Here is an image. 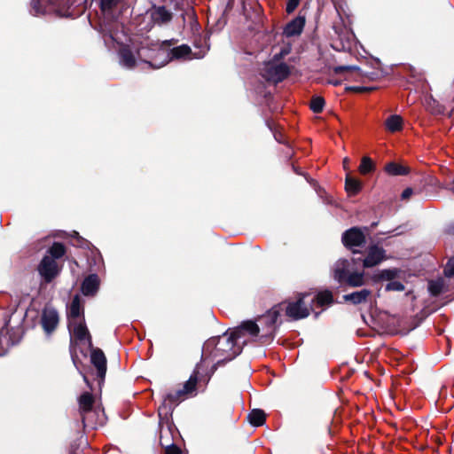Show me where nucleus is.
Instances as JSON below:
<instances>
[{
	"label": "nucleus",
	"mask_w": 454,
	"mask_h": 454,
	"mask_svg": "<svg viewBox=\"0 0 454 454\" xmlns=\"http://www.w3.org/2000/svg\"><path fill=\"white\" fill-rule=\"evenodd\" d=\"M59 316L56 309L45 306L42 310L41 325L46 334H51L58 327Z\"/></svg>",
	"instance_id": "14"
},
{
	"label": "nucleus",
	"mask_w": 454,
	"mask_h": 454,
	"mask_svg": "<svg viewBox=\"0 0 454 454\" xmlns=\"http://www.w3.org/2000/svg\"><path fill=\"white\" fill-rule=\"evenodd\" d=\"M309 301V304L313 305L312 312L316 319L319 317L326 308L335 302L333 292L328 289L317 292Z\"/></svg>",
	"instance_id": "10"
},
{
	"label": "nucleus",
	"mask_w": 454,
	"mask_h": 454,
	"mask_svg": "<svg viewBox=\"0 0 454 454\" xmlns=\"http://www.w3.org/2000/svg\"><path fill=\"white\" fill-rule=\"evenodd\" d=\"M436 113H437V114H441V113H442V111L441 109H438V110L436 111Z\"/></svg>",
	"instance_id": "60"
},
{
	"label": "nucleus",
	"mask_w": 454,
	"mask_h": 454,
	"mask_svg": "<svg viewBox=\"0 0 454 454\" xmlns=\"http://www.w3.org/2000/svg\"><path fill=\"white\" fill-rule=\"evenodd\" d=\"M151 19L158 25L167 24L171 21L173 14L165 6H153L151 10Z\"/></svg>",
	"instance_id": "20"
},
{
	"label": "nucleus",
	"mask_w": 454,
	"mask_h": 454,
	"mask_svg": "<svg viewBox=\"0 0 454 454\" xmlns=\"http://www.w3.org/2000/svg\"><path fill=\"white\" fill-rule=\"evenodd\" d=\"M385 171L389 176H406L410 173V168L395 161H390L385 165Z\"/></svg>",
	"instance_id": "28"
},
{
	"label": "nucleus",
	"mask_w": 454,
	"mask_h": 454,
	"mask_svg": "<svg viewBox=\"0 0 454 454\" xmlns=\"http://www.w3.org/2000/svg\"><path fill=\"white\" fill-rule=\"evenodd\" d=\"M70 6V0H31L30 12L35 15L45 14L51 10L61 12Z\"/></svg>",
	"instance_id": "7"
},
{
	"label": "nucleus",
	"mask_w": 454,
	"mask_h": 454,
	"mask_svg": "<svg viewBox=\"0 0 454 454\" xmlns=\"http://www.w3.org/2000/svg\"><path fill=\"white\" fill-rule=\"evenodd\" d=\"M362 182L351 176L349 174L347 175L345 179V190L348 196H356L362 190Z\"/></svg>",
	"instance_id": "25"
},
{
	"label": "nucleus",
	"mask_w": 454,
	"mask_h": 454,
	"mask_svg": "<svg viewBox=\"0 0 454 454\" xmlns=\"http://www.w3.org/2000/svg\"><path fill=\"white\" fill-rule=\"evenodd\" d=\"M348 90L356 93L371 92L375 90L374 87L351 86L347 88Z\"/></svg>",
	"instance_id": "42"
},
{
	"label": "nucleus",
	"mask_w": 454,
	"mask_h": 454,
	"mask_svg": "<svg viewBox=\"0 0 454 454\" xmlns=\"http://www.w3.org/2000/svg\"><path fill=\"white\" fill-rule=\"evenodd\" d=\"M329 83H331V84H333V85H334V86H338V85H340V81H338V80H330V81H329Z\"/></svg>",
	"instance_id": "51"
},
{
	"label": "nucleus",
	"mask_w": 454,
	"mask_h": 454,
	"mask_svg": "<svg viewBox=\"0 0 454 454\" xmlns=\"http://www.w3.org/2000/svg\"><path fill=\"white\" fill-rule=\"evenodd\" d=\"M343 163H344V168H346V166H347V163H348V159H344V161H343Z\"/></svg>",
	"instance_id": "57"
},
{
	"label": "nucleus",
	"mask_w": 454,
	"mask_h": 454,
	"mask_svg": "<svg viewBox=\"0 0 454 454\" xmlns=\"http://www.w3.org/2000/svg\"><path fill=\"white\" fill-rule=\"evenodd\" d=\"M333 72L336 74H346L345 79H350L351 76L355 75L356 77H368L370 79H374V73H372V75L365 74L362 72L359 67L356 66H338L333 67Z\"/></svg>",
	"instance_id": "22"
},
{
	"label": "nucleus",
	"mask_w": 454,
	"mask_h": 454,
	"mask_svg": "<svg viewBox=\"0 0 454 454\" xmlns=\"http://www.w3.org/2000/svg\"><path fill=\"white\" fill-rule=\"evenodd\" d=\"M82 378H83V380L84 382L86 383V385L88 386V387L92 390L93 387H92V384L90 383V381L89 380L88 377L85 375V374H82Z\"/></svg>",
	"instance_id": "48"
},
{
	"label": "nucleus",
	"mask_w": 454,
	"mask_h": 454,
	"mask_svg": "<svg viewBox=\"0 0 454 454\" xmlns=\"http://www.w3.org/2000/svg\"><path fill=\"white\" fill-rule=\"evenodd\" d=\"M398 274V270L396 269H386L380 270L378 274H375L372 277V280L374 282H380L381 280H389L392 281Z\"/></svg>",
	"instance_id": "34"
},
{
	"label": "nucleus",
	"mask_w": 454,
	"mask_h": 454,
	"mask_svg": "<svg viewBox=\"0 0 454 454\" xmlns=\"http://www.w3.org/2000/svg\"><path fill=\"white\" fill-rule=\"evenodd\" d=\"M67 317L68 322H70V320L78 321L84 317V309L82 305L81 298L78 294H75L73 297Z\"/></svg>",
	"instance_id": "24"
},
{
	"label": "nucleus",
	"mask_w": 454,
	"mask_h": 454,
	"mask_svg": "<svg viewBox=\"0 0 454 454\" xmlns=\"http://www.w3.org/2000/svg\"><path fill=\"white\" fill-rule=\"evenodd\" d=\"M290 74V68L286 63H279L268 66L263 74V77L274 83H278L286 79Z\"/></svg>",
	"instance_id": "15"
},
{
	"label": "nucleus",
	"mask_w": 454,
	"mask_h": 454,
	"mask_svg": "<svg viewBox=\"0 0 454 454\" xmlns=\"http://www.w3.org/2000/svg\"><path fill=\"white\" fill-rule=\"evenodd\" d=\"M70 354H71V357H72L74 364H75V361L78 359V356L76 354V350H75V348L74 346V342L72 340H71V343H70Z\"/></svg>",
	"instance_id": "45"
},
{
	"label": "nucleus",
	"mask_w": 454,
	"mask_h": 454,
	"mask_svg": "<svg viewBox=\"0 0 454 454\" xmlns=\"http://www.w3.org/2000/svg\"><path fill=\"white\" fill-rule=\"evenodd\" d=\"M168 432H169L170 434H172L170 426L168 427Z\"/></svg>",
	"instance_id": "61"
},
{
	"label": "nucleus",
	"mask_w": 454,
	"mask_h": 454,
	"mask_svg": "<svg viewBox=\"0 0 454 454\" xmlns=\"http://www.w3.org/2000/svg\"><path fill=\"white\" fill-rule=\"evenodd\" d=\"M445 232L449 235H452L454 236V223H450L446 229H445Z\"/></svg>",
	"instance_id": "46"
},
{
	"label": "nucleus",
	"mask_w": 454,
	"mask_h": 454,
	"mask_svg": "<svg viewBox=\"0 0 454 454\" xmlns=\"http://www.w3.org/2000/svg\"><path fill=\"white\" fill-rule=\"evenodd\" d=\"M305 22V16L299 14L285 26L283 35L286 37L300 35L303 31Z\"/></svg>",
	"instance_id": "18"
},
{
	"label": "nucleus",
	"mask_w": 454,
	"mask_h": 454,
	"mask_svg": "<svg viewBox=\"0 0 454 454\" xmlns=\"http://www.w3.org/2000/svg\"><path fill=\"white\" fill-rule=\"evenodd\" d=\"M185 395L184 392H182V389L167 394L163 398L162 403L158 409V414L160 420L163 418L166 420H168V418L172 416L174 405L178 404L182 400H184Z\"/></svg>",
	"instance_id": "9"
},
{
	"label": "nucleus",
	"mask_w": 454,
	"mask_h": 454,
	"mask_svg": "<svg viewBox=\"0 0 454 454\" xmlns=\"http://www.w3.org/2000/svg\"><path fill=\"white\" fill-rule=\"evenodd\" d=\"M333 278L340 285H347L350 287H359L365 284L364 272H350L349 262L346 259L339 261L333 272Z\"/></svg>",
	"instance_id": "4"
},
{
	"label": "nucleus",
	"mask_w": 454,
	"mask_h": 454,
	"mask_svg": "<svg viewBox=\"0 0 454 454\" xmlns=\"http://www.w3.org/2000/svg\"><path fill=\"white\" fill-rule=\"evenodd\" d=\"M387 259L386 251L383 247L377 245L370 246L367 251V254L364 258H353L354 263L358 262H363L364 268H372L379 265L381 262Z\"/></svg>",
	"instance_id": "12"
},
{
	"label": "nucleus",
	"mask_w": 454,
	"mask_h": 454,
	"mask_svg": "<svg viewBox=\"0 0 454 454\" xmlns=\"http://www.w3.org/2000/svg\"><path fill=\"white\" fill-rule=\"evenodd\" d=\"M283 305L284 303H278L258 317L260 332L262 331V334L259 336L261 343L269 344L273 340L278 328V317L280 312L283 311Z\"/></svg>",
	"instance_id": "2"
},
{
	"label": "nucleus",
	"mask_w": 454,
	"mask_h": 454,
	"mask_svg": "<svg viewBox=\"0 0 454 454\" xmlns=\"http://www.w3.org/2000/svg\"><path fill=\"white\" fill-rule=\"evenodd\" d=\"M249 423L254 427H261L266 421V413L261 409H254L247 415Z\"/></svg>",
	"instance_id": "30"
},
{
	"label": "nucleus",
	"mask_w": 454,
	"mask_h": 454,
	"mask_svg": "<svg viewBox=\"0 0 454 454\" xmlns=\"http://www.w3.org/2000/svg\"><path fill=\"white\" fill-rule=\"evenodd\" d=\"M74 450L75 453H77V450H78V444H76L75 442H73L71 445H70V450H69V452L71 451V450Z\"/></svg>",
	"instance_id": "49"
},
{
	"label": "nucleus",
	"mask_w": 454,
	"mask_h": 454,
	"mask_svg": "<svg viewBox=\"0 0 454 454\" xmlns=\"http://www.w3.org/2000/svg\"><path fill=\"white\" fill-rule=\"evenodd\" d=\"M68 330L76 340H87L89 348H91L92 338L86 325L84 317L78 321L70 320V322H68Z\"/></svg>",
	"instance_id": "16"
},
{
	"label": "nucleus",
	"mask_w": 454,
	"mask_h": 454,
	"mask_svg": "<svg viewBox=\"0 0 454 454\" xmlns=\"http://www.w3.org/2000/svg\"><path fill=\"white\" fill-rule=\"evenodd\" d=\"M160 445L163 449V454H183L181 448L171 441L164 442V435L162 433H160Z\"/></svg>",
	"instance_id": "32"
},
{
	"label": "nucleus",
	"mask_w": 454,
	"mask_h": 454,
	"mask_svg": "<svg viewBox=\"0 0 454 454\" xmlns=\"http://www.w3.org/2000/svg\"><path fill=\"white\" fill-rule=\"evenodd\" d=\"M176 43V40L170 39V40H165L162 42V46H171Z\"/></svg>",
	"instance_id": "47"
},
{
	"label": "nucleus",
	"mask_w": 454,
	"mask_h": 454,
	"mask_svg": "<svg viewBox=\"0 0 454 454\" xmlns=\"http://www.w3.org/2000/svg\"><path fill=\"white\" fill-rule=\"evenodd\" d=\"M413 193V189L411 187H408L404 189L402 192L401 198L403 200H408Z\"/></svg>",
	"instance_id": "44"
},
{
	"label": "nucleus",
	"mask_w": 454,
	"mask_h": 454,
	"mask_svg": "<svg viewBox=\"0 0 454 454\" xmlns=\"http://www.w3.org/2000/svg\"><path fill=\"white\" fill-rule=\"evenodd\" d=\"M71 237H72V238L74 239V241H75V240H77V238H78V237H81V236H80L79 232H77V231H73V233L71 234Z\"/></svg>",
	"instance_id": "50"
},
{
	"label": "nucleus",
	"mask_w": 454,
	"mask_h": 454,
	"mask_svg": "<svg viewBox=\"0 0 454 454\" xmlns=\"http://www.w3.org/2000/svg\"><path fill=\"white\" fill-rule=\"evenodd\" d=\"M403 126V120L402 116L397 114H392L387 118L385 121L386 129L391 132L395 133L401 131Z\"/></svg>",
	"instance_id": "26"
},
{
	"label": "nucleus",
	"mask_w": 454,
	"mask_h": 454,
	"mask_svg": "<svg viewBox=\"0 0 454 454\" xmlns=\"http://www.w3.org/2000/svg\"><path fill=\"white\" fill-rule=\"evenodd\" d=\"M310 294L304 292L299 293L295 301H284L283 310L286 317L294 321H298L308 317L313 311V305L309 304L308 299Z\"/></svg>",
	"instance_id": "3"
},
{
	"label": "nucleus",
	"mask_w": 454,
	"mask_h": 454,
	"mask_svg": "<svg viewBox=\"0 0 454 454\" xmlns=\"http://www.w3.org/2000/svg\"><path fill=\"white\" fill-rule=\"evenodd\" d=\"M204 361L203 355L201 356L200 362L198 363L191 374L188 380L184 384V387L182 392H184L186 395H196L198 386H200L203 383V377L200 376V370L202 367V363Z\"/></svg>",
	"instance_id": "17"
},
{
	"label": "nucleus",
	"mask_w": 454,
	"mask_h": 454,
	"mask_svg": "<svg viewBox=\"0 0 454 454\" xmlns=\"http://www.w3.org/2000/svg\"><path fill=\"white\" fill-rule=\"evenodd\" d=\"M226 363L224 362V360H220L218 359L216 363H215L210 369H203V366L201 367V370H200V376L203 377V386L204 387H207V385L208 384L210 379L212 378V376L214 375V373L216 372L217 368L219 366H223Z\"/></svg>",
	"instance_id": "31"
},
{
	"label": "nucleus",
	"mask_w": 454,
	"mask_h": 454,
	"mask_svg": "<svg viewBox=\"0 0 454 454\" xmlns=\"http://www.w3.org/2000/svg\"><path fill=\"white\" fill-rule=\"evenodd\" d=\"M100 279L98 274L92 273L87 276L81 286L82 293L85 296H93L99 289Z\"/></svg>",
	"instance_id": "19"
},
{
	"label": "nucleus",
	"mask_w": 454,
	"mask_h": 454,
	"mask_svg": "<svg viewBox=\"0 0 454 454\" xmlns=\"http://www.w3.org/2000/svg\"><path fill=\"white\" fill-rule=\"evenodd\" d=\"M158 54H161L164 56V59L159 64H155L153 61H147V63L153 67V68H159L163 67L170 60L173 59H181L189 57L192 54V49L187 44H182L177 47H174L169 51L166 52L164 50H160Z\"/></svg>",
	"instance_id": "11"
},
{
	"label": "nucleus",
	"mask_w": 454,
	"mask_h": 454,
	"mask_svg": "<svg viewBox=\"0 0 454 454\" xmlns=\"http://www.w3.org/2000/svg\"><path fill=\"white\" fill-rule=\"evenodd\" d=\"M90 349V363L97 370V378L98 385L100 386L104 381L107 369V360L105 353L99 348H94L93 345Z\"/></svg>",
	"instance_id": "13"
},
{
	"label": "nucleus",
	"mask_w": 454,
	"mask_h": 454,
	"mask_svg": "<svg viewBox=\"0 0 454 454\" xmlns=\"http://www.w3.org/2000/svg\"><path fill=\"white\" fill-rule=\"evenodd\" d=\"M325 105V100L321 96H313L310 99L309 108L315 114H320L323 112Z\"/></svg>",
	"instance_id": "37"
},
{
	"label": "nucleus",
	"mask_w": 454,
	"mask_h": 454,
	"mask_svg": "<svg viewBox=\"0 0 454 454\" xmlns=\"http://www.w3.org/2000/svg\"><path fill=\"white\" fill-rule=\"evenodd\" d=\"M120 56L121 62L125 67L133 68L136 66L135 56L129 48H121L120 51Z\"/></svg>",
	"instance_id": "33"
},
{
	"label": "nucleus",
	"mask_w": 454,
	"mask_h": 454,
	"mask_svg": "<svg viewBox=\"0 0 454 454\" xmlns=\"http://www.w3.org/2000/svg\"><path fill=\"white\" fill-rule=\"evenodd\" d=\"M100 9L103 12L112 11L114 7L117 6L120 0H99Z\"/></svg>",
	"instance_id": "38"
},
{
	"label": "nucleus",
	"mask_w": 454,
	"mask_h": 454,
	"mask_svg": "<svg viewBox=\"0 0 454 454\" xmlns=\"http://www.w3.org/2000/svg\"><path fill=\"white\" fill-rule=\"evenodd\" d=\"M70 454H78V453H75L74 450L72 449L70 451Z\"/></svg>",
	"instance_id": "59"
},
{
	"label": "nucleus",
	"mask_w": 454,
	"mask_h": 454,
	"mask_svg": "<svg viewBox=\"0 0 454 454\" xmlns=\"http://www.w3.org/2000/svg\"><path fill=\"white\" fill-rule=\"evenodd\" d=\"M343 246L353 254L359 253L355 247H364L366 244V235L360 227H351L345 231L341 236Z\"/></svg>",
	"instance_id": "6"
},
{
	"label": "nucleus",
	"mask_w": 454,
	"mask_h": 454,
	"mask_svg": "<svg viewBox=\"0 0 454 454\" xmlns=\"http://www.w3.org/2000/svg\"><path fill=\"white\" fill-rule=\"evenodd\" d=\"M449 190L454 193V179H453V182H452V186L449 188Z\"/></svg>",
	"instance_id": "53"
},
{
	"label": "nucleus",
	"mask_w": 454,
	"mask_h": 454,
	"mask_svg": "<svg viewBox=\"0 0 454 454\" xmlns=\"http://www.w3.org/2000/svg\"><path fill=\"white\" fill-rule=\"evenodd\" d=\"M371 295V290L362 289L360 291H356L351 294H344L342 298L346 302H349L353 305H359L362 303H365Z\"/></svg>",
	"instance_id": "23"
},
{
	"label": "nucleus",
	"mask_w": 454,
	"mask_h": 454,
	"mask_svg": "<svg viewBox=\"0 0 454 454\" xmlns=\"http://www.w3.org/2000/svg\"><path fill=\"white\" fill-rule=\"evenodd\" d=\"M443 287L444 283L442 278L437 280H431L428 282V291L433 297L439 296L442 293Z\"/></svg>",
	"instance_id": "36"
},
{
	"label": "nucleus",
	"mask_w": 454,
	"mask_h": 454,
	"mask_svg": "<svg viewBox=\"0 0 454 454\" xmlns=\"http://www.w3.org/2000/svg\"><path fill=\"white\" fill-rule=\"evenodd\" d=\"M443 272L447 278L454 277V257H451L448 260L444 267Z\"/></svg>",
	"instance_id": "41"
},
{
	"label": "nucleus",
	"mask_w": 454,
	"mask_h": 454,
	"mask_svg": "<svg viewBox=\"0 0 454 454\" xmlns=\"http://www.w3.org/2000/svg\"><path fill=\"white\" fill-rule=\"evenodd\" d=\"M386 291H398L402 292L405 289L404 285L400 281H390L386 285Z\"/></svg>",
	"instance_id": "40"
},
{
	"label": "nucleus",
	"mask_w": 454,
	"mask_h": 454,
	"mask_svg": "<svg viewBox=\"0 0 454 454\" xmlns=\"http://www.w3.org/2000/svg\"><path fill=\"white\" fill-rule=\"evenodd\" d=\"M62 266L51 257L43 256L36 267L40 277L46 284L51 283L61 272Z\"/></svg>",
	"instance_id": "8"
},
{
	"label": "nucleus",
	"mask_w": 454,
	"mask_h": 454,
	"mask_svg": "<svg viewBox=\"0 0 454 454\" xmlns=\"http://www.w3.org/2000/svg\"><path fill=\"white\" fill-rule=\"evenodd\" d=\"M94 403L95 397L90 392H84L78 398L79 412L84 427L96 428L98 425V411Z\"/></svg>",
	"instance_id": "5"
},
{
	"label": "nucleus",
	"mask_w": 454,
	"mask_h": 454,
	"mask_svg": "<svg viewBox=\"0 0 454 454\" xmlns=\"http://www.w3.org/2000/svg\"><path fill=\"white\" fill-rule=\"evenodd\" d=\"M73 246L82 248V249H91L94 247L92 243L83 237H78L77 240L73 243Z\"/></svg>",
	"instance_id": "39"
},
{
	"label": "nucleus",
	"mask_w": 454,
	"mask_h": 454,
	"mask_svg": "<svg viewBox=\"0 0 454 454\" xmlns=\"http://www.w3.org/2000/svg\"><path fill=\"white\" fill-rule=\"evenodd\" d=\"M377 225H378V222H373V223H372V224H371V228H372V229H374Z\"/></svg>",
	"instance_id": "52"
},
{
	"label": "nucleus",
	"mask_w": 454,
	"mask_h": 454,
	"mask_svg": "<svg viewBox=\"0 0 454 454\" xmlns=\"http://www.w3.org/2000/svg\"><path fill=\"white\" fill-rule=\"evenodd\" d=\"M301 0H288L286 6V12L290 14L298 7Z\"/></svg>",
	"instance_id": "43"
},
{
	"label": "nucleus",
	"mask_w": 454,
	"mask_h": 454,
	"mask_svg": "<svg viewBox=\"0 0 454 454\" xmlns=\"http://www.w3.org/2000/svg\"><path fill=\"white\" fill-rule=\"evenodd\" d=\"M364 231H369V228L368 227H364Z\"/></svg>",
	"instance_id": "62"
},
{
	"label": "nucleus",
	"mask_w": 454,
	"mask_h": 454,
	"mask_svg": "<svg viewBox=\"0 0 454 454\" xmlns=\"http://www.w3.org/2000/svg\"><path fill=\"white\" fill-rule=\"evenodd\" d=\"M234 330H240V338L243 336V332L248 333L251 336H260V326L253 320H247L241 323V325Z\"/></svg>",
	"instance_id": "27"
},
{
	"label": "nucleus",
	"mask_w": 454,
	"mask_h": 454,
	"mask_svg": "<svg viewBox=\"0 0 454 454\" xmlns=\"http://www.w3.org/2000/svg\"><path fill=\"white\" fill-rule=\"evenodd\" d=\"M293 168H294V170L297 174H299V175H301V172H299V171H298V168H296L294 166H293Z\"/></svg>",
	"instance_id": "56"
},
{
	"label": "nucleus",
	"mask_w": 454,
	"mask_h": 454,
	"mask_svg": "<svg viewBox=\"0 0 454 454\" xmlns=\"http://www.w3.org/2000/svg\"><path fill=\"white\" fill-rule=\"evenodd\" d=\"M333 72L336 74H346L345 79H350L351 76L355 75L356 77H368L370 79H374V73H372V75L365 74L362 72L359 67L356 66H338L333 67Z\"/></svg>",
	"instance_id": "21"
},
{
	"label": "nucleus",
	"mask_w": 454,
	"mask_h": 454,
	"mask_svg": "<svg viewBox=\"0 0 454 454\" xmlns=\"http://www.w3.org/2000/svg\"><path fill=\"white\" fill-rule=\"evenodd\" d=\"M168 441H170V439L166 438V437L164 436V442H167Z\"/></svg>",
	"instance_id": "58"
},
{
	"label": "nucleus",
	"mask_w": 454,
	"mask_h": 454,
	"mask_svg": "<svg viewBox=\"0 0 454 454\" xmlns=\"http://www.w3.org/2000/svg\"><path fill=\"white\" fill-rule=\"evenodd\" d=\"M274 137L279 143H283L282 140H280V137H278L277 134H275Z\"/></svg>",
	"instance_id": "55"
},
{
	"label": "nucleus",
	"mask_w": 454,
	"mask_h": 454,
	"mask_svg": "<svg viewBox=\"0 0 454 454\" xmlns=\"http://www.w3.org/2000/svg\"><path fill=\"white\" fill-rule=\"evenodd\" d=\"M274 137L279 143H283L282 140H280V137H278L277 134H275Z\"/></svg>",
	"instance_id": "54"
},
{
	"label": "nucleus",
	"mask_w": 454,
	"mask_h": 454,
	"mask_svg": "<svg viewBox=\"0 0 454 454\" xmlns=\"http://www.w3.org/2000/svg\"><path fill=\"white\" fill-rule=\"evenodd\" d=\"M375 170V164L368 156H364L359 166V172L362 175L372 173Z\"/></svg>",
	"instance_id": "35"
},
{
	"label": "nucleus",
	"mask_w": 454,
	"mask_h": 454,
	"mask_svg": "<svg viewBox=\"0 0 454 454\" xmlns=\"http://www.w3.org/2000/svg\"><path fill=\"white\" fill-rule=\"evenodd\" d=\"M67 253V247L61 242H53L48 248L47 254L44 256L51 257L54 261L62 258Z\"/></svg>",
	"instance_id": "29"
},
{
	"label": "nucleus",
	"mask_w": 454,
	"mask_h": 454,
	"mask_svg": "<svg viewBox=\"0 0 454 454\" xmlns=\"http://www.w3.org/2000/svg\"><path fill=\"white\" fill-rule=\"evenodd\" d=\"M239 339H240V330L226 332L222 336L208 339L204 348H212L211 354L215 358L219 357L220 360L228 363L241 353L242 348L237 343Z\"/></svg>",
	"instance_id": "1"
}]
</instances>
